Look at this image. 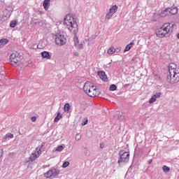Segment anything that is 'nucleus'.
<instances>
[{"label":"nucleus","mask_w":179,"mask_h":179,"mask_svg":"<svg viewBox=\"0 0 179 179\" xmlns=\"http://www.w3.org/2000/svg\"><path fill=\"white\" fill-rule=\"evenodd\" d=\"M64 24L65 27L68 29L69 31L73 33V34H76V33H78V30H79L76 19L71 14L66 15L64 20Z\"/></svg>","instance_id":"obj_1"},{"label":"nucleus","mask_w":179,"mask_h":179,"mask_svg":"<svg viewBox=\"0 0 179 179\" xmlns=\"http://www.w3.org/2000/svg\"><path fill=\"white\" fill-rule=\"evenodd\" d=\"M83 91L90 97H97V96H100V90L90 81H87L84 84Z\"/></svg>","instance_id":"obj_2"},{"label":"nucleus","mask_w":179,"mask_h":179,"mask_svg":"<svg viewBox=\"0 0 179 179\" xmlns=\"http://www.w3.org/2000/svg\"><path fill=\"white\" fill-rule=\"evenodd\" d=\"M176 26V25L174 22L165 23L162 25V27L157 29L156 34L158 37H166L167 34L173 33V29H174Z\"/></svg>","instance_id":"obj_3"},{"label":"nucleus","mask_w":179,"mask_h":179,"mask_svg":"<svg viewBox=\"0 0 179 179\" xmlns=\"http://www.w3.org/2000/svg\"><path fill=\"white\" fill-rule=\"evenodd\" d=\"M169 83H177L179 82V67L177 64L171 63L169 65V74L168 75Z\"/></svg>","instance_id":"obj_4"},{"label":"nucleus","mask_w":179,"mask_h":179,"mask_svg":"<svg viewBox=\"0 0 179 179\" xmlns=\"http://www.w3.org/2000/svg\"><path fill=\"white\" fill-rule=\"evenodd\" d=\"M53 38H55L57 45H65L66 43V38L61 32H55L53 34Z\"/></svg>","instance_id":"obj_5"},{"label":"nucleus","mask_w":179,"mask_h":179,"mask_svg":"<svg viewBox=\"0 0 179 179\" xmlns=\"http://www.w3.org/2000/svg\"><path fill=\"white\" fill-rule=\"evenodd\" d=\"M120 157L117 161L118 164H126L129 162V153L128 152L120 151L119 153Z\"/></svg>","instance_id":"obj_6"},{"label":"nucleus","mask_w":179,"mask_h":179,"mask_svg":"<svg viewBox=\"0 0 179 179\" xmlns=\"http://www.w3.org/2000/svg\"><path fill=\"white\" fill-rule=\"evenodd\" d=\"M22 60L20 57V55L17 52H13L12 55H10V61L13 65H17Z\"/></svg>","instance_id":"obj_7"},{"label":"nucleus","mask_w":179,"mask_h":179,"mask_svg":"<svg viewBox=\"0 0 179 179\" xmlns=\"http://www.w3.org/2000/svg\"><path fill=\"white\" fill-rule=\"evenodd\" d=\"M59 174V170L56 169H51L44 173V177L46 178H54Z\"/></svg>","instance_id":"obj_8"},{"label":"nucleus","mask_w":179,"mask_h":179,"mask_svg":"<svg viewBox=\"0 0 179 179\" xmlns=\"http://www.w3.org/2000/svg\"><path fill=\"white\" fill-rule=\"evenodd\" d=\"M178 13V8L177 7L167 8L162 12V16H166V15H177Z\"/></svg>","instance_id":"obj_9"},{"label":"nucleus","mask_w":179,"mask_h":179,"mask_svg":"<svg viewBox=\"0 0 179 179\" xmlns=\"http://www.w3.org/2000/svg\"><path fill=\"white\" fill-rule=\"evenodd\" d=\"M40 155H41V148H36V151L31 155L29 159L31 160V162H34V160L40 157Z\"/></svg>","instance_id":"obj_10"},{"label":"nucleus","mask_w":179,"mask_h":179,"mask_svg":"<svg viewBox=\"0 0 179 179\" xmlns=\"http://www.w3.org/2000/svg\"><path fill=\"white\" fill-rule=\"evenodd\" d=\"M160 96H162L161 92H157L155 94H154L149 100L150 104H153L157 99H160Z\"/></svg>","instance_id":"obj_11"},{"label":"nucleus","mask_w":179,"mask_h":179,"mask_svg":"<svg viewBox=\"0 0 179 179\" xmlns=\"http://www.w3.org/2000/svg\"><path fill=\"white\" fill-rule=\"evenodd\" d=\"M98 75L100 79H101V80H103V82H108V78H107V75L106 74V72L99 71L98 72Z\"/></svg>","instance_id":"obj_12"},{"label":"nucleus","mask_w":179,"mask_h":179,"mask_svg":"<svg viewBox=\"0 0 179 179\" xmlns=\"http://www.w3.org/2000/svg\"><path fill=\"white\" fill-rule=\"evenodd\" d=\"M118 10V6L117 5H114L112 7H110V8L109 9V12L110 13H111L112 15H114V13H117Z\"/></svg>","instance_id":"obj_13"},{"label":"nucleus","mask_w":179,"mask_h":179,"mask_svg":"<svg viewBox=\"0 0 179 179\" xmlns=\"http://www.w3.org/2000/svg\"><path fill=\"white\" fill-rule=\"evenodd\" d=\"M42 58H45L46 59H51V55H50V52L47 51H44L41 52Z\"/></svg>","instance_id":"obj_14"},{"label":"nucleus","mask_w":179,"mask_h":179,"mask_svg":"<svg viewBox=\"0 0 179 179\" xmlns=\"http://www.w3.org/2000/svg\"><path fill=\"white\" fill-rule=\"evenodd\" d=\"M43 6L45 10H48L50 9V0H44Z\"/></svg>","instance_id":"obj_15"},{"label":"nucleus","mask_w":179,"mask_h":179,"mask_svg":"<svg viewBox=\"0 0 179 179\" xmlns=\"http://www.w3.org/2000/svg\"><path fill=\"white\" fill-rule=\"evenodd\" d=\"M9 43V40L7 38H2L0 40V48L3 47V45H6V44Z\"/></svg>","instance_id":"obj_16"},{"label":"nucleus","mask_w":179,"mask_h":179,"mask_svg":"<svg viewBox=\"0 0 179 179\" xmlns=\"http://www.w3.org/2000/svg\"><path fill=\"white\" fill-rule=\"evenodd\" d=\"M134 43L131 42L130 43H129L128 45H127L125 49H124V52H127V51H129V50H131L133 47H134Z\"/></svg>","instance_id":"obj_17"},{"label":"nucleus","mask_w":179,"mask_h":179,"mask_svg":"<svg viewBox=\"0 0 179 179\" xmlns=\"http://www.w3.org/2000/svg\"><path fill=\"white\" fill-rule=\"evenodd\" d=\"M64 113H69V110H71V105H69V103H66L64 105Z\"/></svg>","instance_id":"obj_18"},{"label":"nucleus","mask_w":179,"mask_h":179,"mask_svg":"<svg viewBox=\"0 0 179 179\" xmlns=\"http://www.w3.org/2000/svg\"><path fill=\"white\" fill-rule=\"evenodd\" d=\"M73 41H74V45H78L79 43V38H78V36H76V33L74 34V38H73Z\"/></svg>","instance_id":"obj_19"},{"label":"nucleus","mask_w":179,"mask_h":179,"mask_svg":"<svg viewBox=\"0 0 179 179\" xmlns=\"http://www.w3.org/2000/svg\"><path fill=\"white\" fill-rule=\"evenodd\" d=\"M61 118H62V115H61V113L59 112L57 116L55 117V122H58Z\"/></svg>","instance_id":"obj_20"},{"label":"nucleus","mask_w":179,"mask_h":179,"mask_svg":"<svg viewBox=\"0 0 179 179\" xmlns=\"http://www.w3.org/2000/svg\"><path fill=\"white\" fill-rule=\"evenodd\" d=\"M113 14H112L111 13H110L108 11V13L105 16V19H106V20H110V19H111V17H113Z\"/></svg>","instance_id":"obj_21"},{"label":"nucleus","mask_w":179,"mask_h":179,"mask_svg":"<svg viewBox=\"0 0 179 179\" xmlns=\"http://www.w3.org/2000/svg\"><path fill=\"white\" fill-rule=\"evenodd\" d=\"M108 54H109L110 55L114 54L115 52V49L114 48H110L108 51H107Z\"/></svg>","instance_id":"obj_22"},{"label":"nucleus","mask_w":179,"mask_h":179,"mask_svg":"<svg viewBox=\"0 0 179 179\" xmlns=\"http://www.w3.org/2000/svg\"><path fill=\"white\" fill-rule=\"evenodd\" d=\"M162 170H163L164 173H169L170 171V167H169L166 165H164L162 166Z\"/></svg>","instance_id":"obj_23"},{"label":"nucleus","mask_w":179,"mask_h":179,"mask_svg":"<svg viewBox=\"0 0 179 179\" xmlns=\"http://www.w3.org/2000/svg\"><path fill=\"white\" fill-rule=\"evenodd\" d=\"M109 90L110 92H115V90H117V85L112 84L109 87Z\"/></svg>","instance_id":"obj_24"},{"label":"nucleus","mask_w":179,"mask_h":179,"mask_svg":"<svg viewBox=\"0 0 179 179\" xmlns=\"http://www.w3.org/2000/svg\"><path fill=\"white\" fill-rule=\"evenodd\" d=\"M16 24H17V22L15 20H13L10 22V27H16Z\"/></svg>","instance_id":"obj_25"},{"label":"nucleus","mask_w":179,"mask_h":179,"mask_svg":"<svg viewBox=\"0 0 179 179\" xmlns=\"http://www.w3.org/2000/svg\"><path fill=\"white\" fill-rule=\"evenodd\" d=\"M75 47L76 48H78L79 50H83V43H77V45H76Z\"/></svg>","instance_id":"obj_26"},{"label":"nucleus","mask_w":179,"mask_h":179,"mask_svg":"<svg viewBox=\"0 0 179 179\" xmlns=\"http://www.w3.org/2000/svg\"><path fill=\"white\" fill-rule=\"evenodd\" d=\"M64 150V146L62 145H59L57 148H56V151L57 152H62Z\"/></svg>","instance_id":"obj_27"},{"label":"nucleus","mask_w":179,"mask_h":179,"mask_svg":"<svg viewBox=\"0 0 179 179\" xmlns=\"http://www.w3.org/2000/svg\"><path fill=\"white\" fill-rule=\"evenodd\" d=\"M81 138H82V136L80 134H78L76 135L75 139L76 141H80Z\"/></svg>","instance_id":"obj_28"},{"label":"nucleus","mask_w":179,"mask_h":179,"mask_svg":"<svg viewBox=\"0 0 179 179\" xmlns=\"http://www.w3.org/2000/svg\"><path fill=\"white\" fill-rule=\"evenodd\" d=\"M68 166H69V162H65L63 163L62 167L64 169H66V167H68Z\"/></svg>","instance_id":"obj_29"},{"label":"nucleus","mask_w":179,"mask_h":179,"mask_svg":"<svg viewBox=\"0 0 179 179\" xmlns=\"http://www.w3.org/2000/svg\"><path fill=\"white\" fill-rule=\"evenodd\" d=\"M87 122H89V120H87V118L84 119L83 122L82 123V125L85 126V125H87Z\"/></svg>","instance_id":"obj_30"},{"label":"nucleus","mask_w":179,"mask_h":179,"mask_svg":"<svg viewBox=\"0 0 179 179\" xmlns=\"http://www.w3.org/2000/svg\"><path fill=\"white\" fill-rule=\"evenodd\" d=\"M7 136V138L8 139H12L13 138V134H10V133H8L7 134H6Z\"/></svg>","instance_id":"obj_31"},{"label":"nucleus","mask_w":179,"mask_h":179,"mask_svg":"<svg viewBox=\"0 0 179 179\" xmlns=\"http://www.w3.org/2000/svg\"><path fill=\"white\" fill-rule=\"evenodd\" d=\"M6 141H9V138L7 137L6 134L2 138V142H6Z\"/></svg>","instance_id":"obj_32"},{"label":"nucleus","mask_w":179,"mask_h":179,"mask_svg":"<svg viewBox=\"0 0 179 179\" xmlns=\"http://www.w3.org/2000/svg\"><path fill=\"white\" fill-rule=\"evenodd\" d=\"M85 155L86 156H89V155H90V151H89V150L86 149L84 152Z\"/></svg>","instance_id":"obj_33"},{"label":"nucleus","mask_w":179,"mask_h":179,"mask_svg":"<svg viewBox=\"0 0 179 179\" xmlns=\"http://www.w3.org/2000/svg\"><path fill=\"white\" fill-rule=\"evenodd\" d=\"M3 155V150L0 148V158L2 157V155Z\"/></svg>","instance_id":"obj_34"},{"label":"nucleus","mask_w":179,"mask_h":179,"mask_svg":"<svg viewBox=\"0 0 179 179\" xmlns=\"http://www.w3.org/2000/svg\"><path fill=\"white\" fill-rule=\"evenodd\" d=\"M36 120H37L36 117H32L31 119L32 122H36Z\"/></svg>","instance_id":"obj_35"},{"label":"nucleus","mask_w":179,"mask_h":179,"mask_svg":"<svg viewBox=\"0 0 179 179\" xmlns=\"http://www.w3.org/2000/svg\"><path fill=\"white\" fill-rule=\"evenodd\" d=\"M45 145V143H42L41 146H38L37 148H41V150L43 148V146H44Z\"/></svg>","instance_id":"obj_36"},{"label":"nucleus","mask_w":179,"mask_h":179,"mask_svg":"<svg viewBox=\"0 0 179 179\" xmlns=\"http://www.w3.org/2000/svg\"><path fill=\"white\" fill-rule=\"evenodd\" d=\"M100 148H101V149H103V148H104V145H103V143H101V144H100Z\"/></svg>","instance_id":"obj_37"},{"label":"nucleus","mask_w":179,"mask_h":179,"mask_svg":"<svg viewBox=\"0 0 179 179\" xmlns=\"http://www.w3.org/2000/svg\"><path fill=\"white\" fill-rule=\"evenodd\" d=\"M88 41H90V42L88 43V45H92V41L88 40Z\"/></svg>","instance_id":"obj_38"},{"label":"nucleus","mask_w":179,"mask_h":179,"mask_svg":"<svg viewBox=\"0 0 179 179\" xmlns=\"http://www.w3.org/2000/svg\"><path fill=\"white\" fill-rule=\"evenodd\" d=\"M73 54H74V55H76V57H78V55H79V53L77 52H74Z\"/></svg>","instance_id":"obj_39"},{"label":"nucleus","mask_w":179,"mask_h":179,"mask_svg":"<svg viewBox=\"0 0 179 179\" xmlns=\"http://www.w3.org/2000/svg\"><path fill=\"white\" fill-rule=\"evenodd\" d=\"M152 162H153V160H152V159H150V160L148 161V164H151Z\"/></svg>","instance_id":"obj_40"},{"label":"nucleus","mask_w":179,"mask_h":179,"mask_svg":"<svg viewBox=\"0 0 179 179\" xmlns=\"http://www.w3.org/2000/svg\"><path fill=\"white\" fill-rule=\"evenodd\" d=\"M178 38H179V34L177 35Z\"/></svg>","instance_id":"obj_41"},{"label":"nucleus","mask_w":179,"mask_h":179,"mask_svg":"<svg viewBox=\"0 0 179 179\" xmlns=\"http://www.w3.org/2000/svg\"><path fill=\"white\" fill-rule=\"evenodd\" d=\"M43 47H45V44H43Z\"/></svg>","instance_id":"obj_42"},{"label":"nucleus","mask_w":179,"mask_h":179,"mask_svg":"<svg viewBox=\"0 0 179 179\" xmlns=\"http://www.w3.org/2000/svg\"><path fill=\"white\" fill-rule=\"evenodd\" d=\"M31 48H34V46H33V47H31Z\"/></svg>","instance_id":"obj_43"}]
</instances>
